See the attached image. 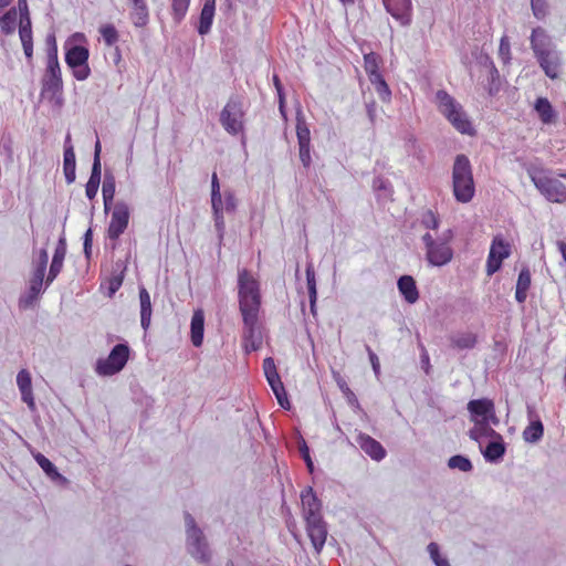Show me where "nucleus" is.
<instances>
[{"label":"nucleus","instance_id":"obj_15","mask_svg":"<svg viewBox=\"0 0 566 566\" xmlns=\"http://www.w3.org/2000/svg\"><path fill=\"white\" fill-rule=\"evenodd\" d=\"M530 40L531 49L533 50L535 57H542V55L547 56V53H553L556 51L554 49L552 39L541 27L533 29Z\"/></svg>","mask_w":566,"mask_h":566},{"label":"nucleus","instance_id":"obj_61","mask_svg":"<svg viewBox=\"0 0 566 566\" xmlns=\"http://www.w3.org/2000/svg\"><path fill=\"white\" fill-rule=\"evenodd\" d=\"M297 142H310V130L306 127L297 126Z\"/></svg>","mask_w":566,"mask_h":566},{"label":"nucleus","instance_id":"obj_31","mask_svg":"<svg viewBox=\"0 0 566 566\" xmlns=\"http://www.w3.org/2000/svg\"><path fill=\"white\" fill-rule=\"evenodd\" d=\"M451 346L457 349H470L476 344V336L471 332L460 333L450 337Z\"/></svg>","mask_w":566,"mask_h":566},{"label":"nucleus","instance_id":"obj_7","mask_svg":"<svg viewBox=\"0 0 566 566\" xmlns=\"http://www.w3.org/2000/svg\"><path fill=\"white\" fill-rule=\"evenodd\" d=\"M531 179L536 189L549 201L554 203L566 202V186L556 178L544 174H533Z\"/></svg>","mask_w":566,"mask_h":566},{"label":"nucleus","instance_id":"obj_17","mask_svg":"<svg viewBox=\"0 0 566 566\" xmlns=\"http://www.w3.org/2000/svg\"><path fill=\"white\" fill-rule=\"evenodd\" d=\"M102 144H95L94 163L90 179L85 186V193L88 199H94L97 195L98 186L101 182V151Z\"/></svg>","mask_w":566,"mask_h":566},{"label":"nucleus","instance_id":"obj_48","mask_svg":"<svg viewBox=\"0 0 566 566\" xmlns=\"http://www.w3.org/2000/svg\"><path fill=\"white\" fill-rule=\"evenodd\" d=\"M335 381L339 388V390L343 392V395L346 397L347 401L349 403H353L355 401H357L356 399V396L355 394L353 392V390L348 387L346 380L340 377L338 374L337 376L335 377Z\"/></svg>","mask_w":566,"mask_h":566},{"label":"nucleus","instance_id":"obj_49","mask_svg":"<svg viewBox=\"0 0 566 566\" xmlns=\"http://www.w3.org/2000/svg\"><path fill=\"white\" fill-rule=\"evenodd\" d=\"M19 35L21 43L32 42L31 20L20 21Z\"/></svg>","mask_w":566,"mask_h":566},{"label":"nucleus","instance_id":"obj_29","mask_svg":"<svg viewBox=\"0 0 566 566\" xmlns=\"http://www.w3.org/2000/svg\"><path fill=\"white\" fill-rule=\"evenodd\" d=\"M76 161H75V153L72 146H69L64 149V158H63V171L65 176V180L67 184H72L75 181L76 174Z\"/></svg>","mask_w":566,"mask_h":566},{"label":"nucleus","instance_id":"obj_12","mask_svg":"<svg viewBox=\"0 0 566 566\" xmlns=\"http://www.w3.org/2000/svg\"><path fill=\"white\" fill-rule=\"evenodd\" d=\"M468 410L474 417H481V420L473 419L475 422V428L470 431V438L473 440H478L479 433L482 430L488 429V416L494 412V403L490 399H474L470 400L468 403Z\"/></svg>","mask_w":566,"mask_h":566},{"label":"nucleus","instance_id":"obj_3","mask_svg":"<svg viewBox=\"0 0 566 566\" xmlns=\"http://www.w3.org/2000/svg\"><path fill=\"white\" fill-rule=\"evenodd\" d=\"M436 101L440 113L461 134L474 135V127L460 103L443 90L436 93Z\"/></svg>","mask_w":566,"mask_h":566},{"label":"nucleus","instance_id":"obj_54","mask_svg":"<svg viewBox=\"0 0 566 566\" xmlns=\"http://www.w3.org/2000/svg\"><path fill=\"white\" fill-rule=\"evenodd\" d=\"M300 159L304 167H308L311 165L310 144H300Z\"/></svg>","mask_w":566,"mask_h":566},{"label":"nucleus","instance_id":"obj_6","mask_svg":"<svg viewBox=\"0 0 566 566\" xmlns=\"http://www.w3.org/2000/svg\"><path fill=\"white\" fill-rule=\"evenodd\" d=\"M129 358V347L126 344H117L109 355L96 363V373L101 376H113L119 373Z\"/></svg>","mask_w":566,"mask_h":566},{"label":"nucleus","instance_id":"obj_34","mask_svg":"<svg viewBox=\"0 0 566 566\" xmlns=\"http://www.w3.org/2000/svg\"><path fill=\"white\" fill-rule=\"evenodd\" d=\"M544 434V426L541 420L532 421L523 431V438L527 442H537Z\"/></svg>","mask_w":566,"mask_h":566},{"label":"nucleus","instance_id":"obj_22","mask_svg":"<svg viewBox=\"0 0 566 566\" xmlns=\"http://www.w3.org/2000/svg\"><path fill=\"white\" fill-rule=\"evenodd\" d=\"M539 66L543 69L546 76L554 80L559 75V67L562 65L560 54L558 51L536 57Z\"/></svg>","mask_w":566,"mask_h":566},{"label":"nucleus","instance_id":"obj_10","mask_svg":"<svg viewBox=\"0 0 566 566\" xmlns=\"http://www.w3.org/2000/svg\"><path fill=\"white\" fill-rule=\"evenodd\" d=\"M512 253V245L501 234L493 238L488 260H486V274L493 275L497 272L502 262L507 259Z\"/></svg>","mask_w":566,"mask_h":566},{"label":"nucleus","instance_id":"obj_18","mask_svg":"<svg viewBox=\"0 0 566 566\" xmlns=\"http://www.w3.org/2000/svg\"><path fill=\"white\" fill-rule=\"evenodd\" d=\"M360 449L375 461L386 457V450L376 439L366 433H359L356 439Z\"/></svg>","mask_w":566,"mask_h":566},{"label":"nucleus","instance_id":"obj_35","mask_svg":"<svg viewBox=\"0 0 566 566\" xmlns=\"http://www.w3.org/2000/svg\"><path fill=\"white\" fill-rule=\"evenodd\" d=\"M497 438L499 441L490 442L483 452V455L488 461H496L505 453V447L502 442L501 436L497 434Z\"/></svg>","mask_w":566,"mask_h":566},{"label":"nucleus","instance_id":"obj_45","mask_svg":"<svg viewBox=\"0 0 566 566\" xmlns=\"http://www.w3.org/2000/svg\"><path fill=\"white\" fill-rule=\"evenodd\" d=\"M420 221L424 228L432 230H437L440 223L438 214L430 209L421 213Z\"/></svg>","mask_w":566,"mask_h":566},{"label":"nucleus","instance_id":"obj_39","mask_svg":"<svg viewBox=\"0 0 566 566\" xmlns=\"http://www.w3.org/2000/svg\"><path fill=\"white\" fill-rule=\"evenodd\" d=\"M490 78L488 80V93L491 96L496 95L501 90L500 73L495 65L489 71Z\"/></svg>","mask_w":566,"mask_h":566},{"label":"nucleus","instance_id":"obj_19","mask_svg":"<svg viewBox=\"0 0 566 566\" xmlns=\"http://www.w3.org/2000/svg\"><path fill=\"white\" fill-rule=\"evenodd\" d=\"M65 255H66V240H65V238L62 237V238H60V240L55 247V250H54V254H53L52 262L50 265L49 274L46 277V284L52 283L56 279V276L60 274V272L62 271Z\"/></svg>","mask_w":566,"mask_h":566},{"label":"nucleus","instance_id":"obj_41","mask_svg":"<svg viewBox=\"0 0 566 566\" xmlns=\"http://www.w3.org/2000/svg\"><path fill=\"white\" fill-rule=\"evenodd\" d=\"M448 465L450 469H458L462 472H469L472 470L471 461L463 455H453L449 459Z\"/></svg>","mask_w":566,"mask_h":566},{"label":"nucleus","instance_id":"obj_53","mask_svg":"<svg viewBox=\"0 0 566 566\" xmlns=\"http://www.w3.org/2000/svg\"><path fill=\"white\" fill-rule=\"evenodd\" d=\"M123 279H124L123 272H120L119 274L113 275L112 277L108 279V290H109L111 294H113L119 290V287L123 284Z\"/></svg>","mask_w":566,"mask_h":566},{"label":"nucleus","instance_id":"obj_4","mask_svg":"<svg viewBox=\"0 0 566 566\" xmlns=\"http://www.w3.org/2000/svg\"><path fill=\"white\" fill-rule=\"evenodd\" d=\"M41 85L42 97L61 107L63 105V81L59 61H46Z\"/></svg>","mask_w":566,"mask_h":566},{"label":"nucleus","instance_id":"obj_14","mask_svg":"<svg viewBox=\"0 0 566 566\" xmlns=\"http://www.w3.org/2000/svg\"><path fill=\"white\" fill-rule=\"evenodd\" d=\"M301 502L305 521L322 517V502L313 488L307 486L301 492Z\"/></svg>","mask_w":566,"mask_h":566},{"label":"nucleus","instance_id":"obj_59","mask_svg":"<svg viewBox=\"0 0 566 566\" xmlns=\"http://www.w3.org/2000/svg\"><path fill=\"white\" fill-rule=\"evenodd\" d=\"M301 453H302V457L304 459V461L306 462V465L308 468V471L310 472H313V462H312V459H311V455H310V451H308V448L306 444H304L301 449H300Z\"/></svg>","mask_w":566,"mask_h":566},{"label":"nucleus","instance_id":"obj_32","mask_svg":"<svg viewBox=\"0 0 566 566\" xmlns=\"http://www.w3.org/2000/svg\"><path fill=\"white\" fill-rule=\"evenodd\" d=\"M33 458L40 468L45 472V474L53 481H57L63 479V476L57 471L56 467L42 453L36 452L33 453Z\"/></svg>","mask_w":566,"mask_h":566},{"label":"nucleus","instance_id":"obj_9","mask_svg":"<svg viewBox=\"0 0 566 566\" xmlns=\"http://www.w3.org/2000/svg\"><path fill=\"white\" fill-rule=\"evenodd\" d=\"M186 524L190 554L199 562H209L210 553L205 536L190 514H186Z\"/></svg>","mask_w":566,"mask_h":566},{"label":"nucleus","instance_id":"obj_24","mask_svg":"<svg viewBox=\"0 0 566 566\" xmlns=\"http://www.w3.org/2000/svg\"><path fill=\"white\" fill-rule=\"evenodd\" d=\"M203 331H205V313L202 310H196L192 314L190 333H191V343L193 346L199 347L203 342Z\"/></svg>","mask_w":566,"mask_h":566},{"label":"nucleus","instance_id":"obj_50","mask_svg":"<svg viewBox=\"0 0 566 566\" xmlns=\"http://www.w3.org/2000/svg\"><path fill=\"white\" fill-rule=\"evenodd\" d=\"M499 55L504 63H509L511 60V45L506 35L502 36L500 41Z\"/></svg>","mask_w":566,"mask_h":566},{"label":"nucleus","instance_id":"obj_5","mask_svg":"<svg viewBox=\"0 0 566 566\" xmlns=\"http://www.w3.org/2000/svg\"><path fill=\"white\" fill-rule=\"evenodd\" d=\"M449 233H451L449 231ZM451 234L434 239L430 233L422 235L426 247V259L433 266L448 264L453 258V250L450 245Z\"/></svg>","mask_w":566,"mask_h":566},{"label":"nucleus","instance_id":"obj_51","mask_svg":"<svg viewBox=\"0 0 566 566\" xmlns=\"http://www.w3.org/2000/svg\"><path fill=\"white\" fill-rule=\"evenodd\" d=\"M530 286L531 272L528 269H522L517 277L516 287L528 291Z\"/></svg>","mask_w":566,"mask_h":566},{"label":"nucleus","instance_id":"obj_40","mask_svg":"<svg viewBox=\"0 0 566 566\" xmlns=\"http://www.w3.org/2000/svg\"><path fill=\"white\" fill-rule=\"evenodd\" d=\"M99 33L107 46L114 45L118 41V32L113 24H105L99 28Z\"/></svg>","mask_w":566,"mask_h":566},{"label":"nucleus","instance_id":"obj_8","mask_svg":"<svg viewBox=\"0 0 566 566\" xmlns=\"http://www.w3.org/2000/svg\"><path fill=\"white\" fill-rule=\"evenodd\" d=\"M88 57L90 51L83 45L73 44L66 49L65 63L77 81H85L91 75Z\"/></svg>","mask_w":566,"mask_h":566},{"label":"nucleus","instance_id":"obj_28","mask_svg":"<svg viewBox=\"0 0 566 566\" xmlns=\"http://www.w3.org/2000/svg\"><path fill=\"white\" fill-rule=\"evenodd\" d=\"M139 301H140V324L142 327L146 331L150 325L151 319V301L148 291L145 287L139 290Z\"/></svg>","mask_w":566,"mask_h":566},{"label":"nucleus","instance_id":"obj_20","mask_svg":"<svg viewBox=\"0 0 566 566\" xmlns=\"http://www.w3.org/2000/svg\"><path fill=\"white\" fill-rule=\"evenodd\" d=\"M17 385L21 392V398L28 407L33 410L35 408V401L32 390L31 375L27 369H21L17 376Z\"/></svg>","mask_w":566,"mask_h":566},{"label":"nucleus","instance_id":"obj_23","mask_svg":"<svg viewBox=\"0 0 566 566\" xmlns=\"http://www.w3.org/2000/svg\"><path fill=\"white\" fill-rule=\"evenodd\" d=\"M397 286L407 303L415 304L419 300V291L412 276H400Z\"/></svg>","mask_w":566,"mask_h":566},{"label":"nucleus","instance_id":"obj_37","mask_svg":"<svg viewBox=\"0 0 566 566\" xmlns=\"http://www.w3.org/2000/svg\"><path fill=\"white\" fill-rule=\"evenodd\" d=\"M17 24V9H9L1 18H0V28L4 34H11L15 30Z\"/></svg>","mask_w":566,"mask_h":566},{"label":"nucleus","instance_id":"obj_16","mask_svg":"<svg viewBox=\"0 0 566 566\" xmlns=\"http://www.w3.org/2000/svg\"><path fill=\"white\" fill-rule=\"evenodd\" d=\"M306 531L313 544V547L317 553H319L323 546L325 545L327 538V528L325 522L323 521V517L307 520Z\"/></svg>","mask_w":566,"mask_h":566},{"label":"nucleus","instance_id":"obj_52","mask_svg":"<svg viewBox=\"0 0 566 566\" xmlns=\"http://www.w3.org/2000/svg\"><path fill=\"white\" fill-rule=\"evenodd\" d=\"M263 370L266 379H273V377L280 376L276 370L274 359L271 357H268L263 360Z\"/></svg>","mask_w":566,"mask_h":566},{"label":"nucleus","instance_id":"obj_13","mask_svg":"<svg viewBox=\"0 0 566 566\" xmlns=\"http://www.w3.org/2000/svg\"><path fill=\"white\" fill-rule=\"evenodd\" d=\"M129 208L125 202H117L113 209L111 222L107 229V237L111 240H118L129 223Z\"/></svg>","mask_w":566,"mask_h":566},{"label":"nucleus","instance_id":"obj_43","mask_svg":"<svg viewBox=\"0 0 566 566\" xmlns=\"http://www.w3.org/2000/svg\"><path fill=\"white\" fill-rule=\"evenodd\" d=\"M190 0H172L174 20L179 23L188 11Z\"/></svg>","mask_w":566,"mask_h":566},{"label":"nucleus","instance_id":"obj_62","mask_svg":"<svg viewBox=\"0 0 566 566\" xmlns=\"http://www.w3.org/2000/svg\"><path fill=\"white\" fill-rule=\"evenodd\" d=\"M46 265H48V252L45 249H42L39 254V262H38L36 269L46 271Z\"/></svg>","mask_w":566,"mask_h":566},{"label":"nucleus","instance_id":"obj_64","mask_svg":"<svg viewBox=\"0 0 566 566\" xmlns=\"http://www.w3.org/2000/svg\"><path fill=\"white\" fill-rule=\"evenodd\" d=\"M307 290H308V296H310V303H311V311L314 313V307H315V303H316V298H317L316 286H312L311 289H307Z\"/></svg>","mask_w":566,"mask_h":566},{"label":"nucleus","instance_id":"obj_57","mask_svg":"<svg viewBox=\"0 0 566 566\" xmlns=\"http://www.w3.org/2000/svg\"><path fill=\"white\" fill-rule=\"evenodd\" d=\"M476 60L481 66L488 69L489 71L492 69V65H495L491 56L486 53L481 52Z\"/></svg>","mask_w":566,"mask_h":566},{"label":"nucleus","instance_id":"obj_30","mask_svg":"<svg viewBox=\"0 0 566 566\" xmlns=\"http://www.w3.org/2000/svg\"><path fill=\"white\" fill-rule=\"evenodd\" d=\"M271 389L273 390L276 399H277V402L279 405L284 408V409H290L291 405H290V401L287 399V395H286V391H285V388H284V385L281 380V377L280 376H276V377H273L270 378V379H266Z\"/></svg>","mask_w":566,"mask_h":566},{"label":"nucleus","instance_id":"obj_55","mask_svg":"<svg viewBox=\"0 0 566 566\" xmlns=\"http://www.w3.org/2000/svg\"><path fill=\"white\" fill-rule=\"evenodd\" d=\"M273 83H274V86H275V90H276L277 96H279L280 111L283 114L284 113V111H283V108H284V92H283V85L277 75L273 76Z\"/></svg>","mask_w":566,"mask_h":566},{"label":"nucleus","instance_id":"obj_25","mask_svg":"<svg viewBox=\"0 0 566 566\" xmlns=\"http://www.w3.org/2000/svg\"><path fill=\"white\" fill-rule=\"evenodd\" d=\"M211 205L217 223L223 222V202L220 193V184L216 172L211 177Z\"/></svg>","mask_w":566,"mask_h":566},{"label":"nucleus","instance_id":"obj_60","mask_svg":"<svg viewBox=\"0 0 566 566\" xmlns=\"http://www.w3.org/2000/svg\"><path fill=\"white\" fill-rule=\"evenodd\" d=\"M428 552L434 563H436V560H439L442 557L440 555L439 546L436 543H430L428 545Z\"/></svg>","mask_w":566,"mask_h":566},{"label":"nucleus","instance_id":"obj_38","mask_svg":"<svg viewBox=\"0 0 566 566\" xmlns=\"http://www.w3.org/2000/svg\"><path fill=\"white\" fill-rule=\"evenodd\" d=\"M369 81L381 101H388L390 98L391 91L381 74L371 77Z\"/></svg>","mask_w":566,"mask_h":566},{"label":"nucleus","instance_id":"obj_36","mask_svg":"<svg viewBox=\"0 0 566 566\" xmlns=\"http://www.w3.org/2000/svg\"><path fill=\"white\" fill-rule=\"evenodd\" d=\"M535 109L544 123H551L554 117V109L545 97H538L535 102Z\"/></svg>","mask_w":566,"mask_h":566},{"label":"nucleus","instance_id":"obj_21","mask_svg":"<svg viewBox=\"0 0 566 566\" xmlns=\"http://www.w3.org/2000/svg\"><path fill=\"white\" fill-rule=\"evenodd\" d=\"M385 7L392 18L399 20L402 24L409 22L411 10V0H386Z\"/></svg>","mask_w":566,"mask_h":566},{"label":"nucleus","instance_id":"obj_58","mask_svg":"<svg viewBox=\"0 0 566 566\" xmlns=\"http://www.w3.org/2000/svg\"><path fill=\"white\" fill-rule=\"evenodd\" d=\"M92 240H93V233H92V230L88 229L84 234V253L87 258H90V255H91Z\"/></svg>","mask_w":566,"mask_h":566},{"label":"nucleus","instance_id":"obj_46","mask_svg":"<svg viewBox=\"0 0 566 566\" xmlns=\"http://www.w3.org/2000/svg\"><path fill=\"white\" fill-rule=\"evenodd\" d=\"M531 9L534 17L542 20L548 13V3L546 0H531Z\"/></svg>","mask_w":566,"mask_h":566},{"label":"nucleus","instance_id":"obj_26","mask_svg":"<svg viewBox=\"0 0 566 566\" xmlns=\"http://www.w3.org/2000/svg\"><path fill=\"white\" fill-rule=\"evenodd\" d=\"M132 4L130 19L135 27L143 28L148 23L149 12L146 0H129Z\"/></svg>","mask_w":566,"mask_h":566},{"label":"nucleus","instance_id":"obj_2","mask_svg":"<svg viewBox=\"0 0 566 566\" xmlns=\"http://www.w3.org/2000/svg\"><path fill=\"white\" fill-rule=\"evenodd\" d=\"M453 196L458 202H470L475 193V186L470 160L464 155L455 157L452 169Z\"/></svg>","mask_w":566,"mask_h":566},{"label":"nucleus","instance_id":"obj_47","mask_svg":"<svg viewBox=\"0 0 566 566\" xmlns=\"http://www.w3.org/2000/svg\"><path fill=\"white\" fill-rule=\"evenodd\" d=\"M46 43V61H59L57 44L54 33H50L45 39Z\"/></svg>","mask_w":566,"mask_h":566},{"label":"nucleus","instance_id":"obj_33","mask_svg":"<svg viewBox=\"0 0 566 566\" xmlns=\"http://www.w3.org/2000/svg\"><path fill=\"white\" fill-rule=\"evenodd\" d=\"M380 63H381V57L379 54H377L375 52H369L364 55V67H365V71H366L369 80L371 77H375V76L381 74L379 72Z\"/></svg>","mask_w":566,"mask_h":566},{"label":"nucleus","instance_id":"obj_56","mask_svg":"<svg viewBox=\"0 0 566 566\" xmlns=\"http://www.w3.org/2000/svg\"><path fill=\"white\" fill-rule=\"evenodd\" d=\"M18 7L20 11V21L31 20L29 13V7L27 0H18Z\"/></svg>","mask_w":566,"mask_h":566},{"label":"nucleus","instance_id":"obj_1","mask_svg":"<svg viewBox=\"0 0 566 566\" xmlns=\"http://www.w3.org/2000/svg\"><path fill=\"white\" fill-rule=\"evenodd\" d=\"M238 302L243 321L245 350H256L262 343L259 332L262 295L259 280L247 269L238 271Z\"/></svg>","mask_w":566,"mask_h":566},{"label":"nucleus","instance_id":"obj_42","mask_svg":"<svg viewBox=\"0 0 566 566\" xmlns=\"http://www.w3.org/2000/svg\"><path fill=\"white\" fill-rule=\"evenodd\" d=\"M45 271L41 269H34L30 279V291L33 295H38L41 292Z\"/></svg>","mask_w":566,"mask_h":566},{"label":"nucleus","instance_id":"obj_27","mask_svg":"<svg viewBox=\"0 0 566 566\" xmlns=\"http://www.w3.org/2000/svg\"><path fill=\"white\" fill-rule=\"evenodd\" d=\"M214 0H206L200 12L198 33L201 35L207 34L212 25L214 17Z\"/></svg>","mask_w":566,"mask_h":566},{"label":"nucleus","instance_id":"obj_63","mask_svg":"<svg viewBox=\"0 0 566 566\" xmlns=\"http://www.w3.org/2000/svg\"><path fill=\"white\" fill-rule=\"evenodd\" d=\"M367 350H368V355H369V359H370L373 369L375 370V373H378L379 368H380L379 359H378L377 355L369 347L367 348Z\"/></svg>","mask_w":566,"mask_h":566},{"label":"nucleus","instance_id":"obj_11","mask_svg":"<svg viewBox=\"0 0 566 566\" xmlns=\"http://www.w3.org/2000/svg\"><path fill=\"white\" fill-rule=\"evenodd\" d=\"M242 117V103L239 98H230L220 113V123L228 133L235 135L243 128Z\"/></svg>","mask_w":566,"mask_h":566},{"label":"nucleus","instance_id":"obj_44","mask_svg":"<svg viewBox=\"0 0 566 566\" xmlns=\"http://www.w3.org/2000/svg\"><path fill=\"white\" fill-rule=\"evenodd\" d=\"M102 192H103L105 209H107L108 205L113 201L114 195H115V182L112 177L111 178L105 177V180L103 182Z\"/></svg>","mask_w":566,"mask_h":566}]
</instances>
